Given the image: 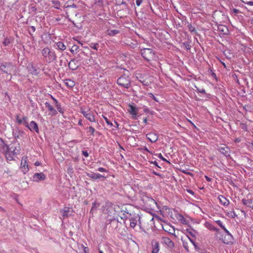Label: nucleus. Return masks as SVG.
I'll return each mask as SVG.
<instances>
[{"label":"nucleus","instance_id":"1","mask_svg":"<svg viewBox=\"0 0 253 253\" xmlns=\"http://www.w3.org/2000/svg\"><path fill=\"white\" fill-rule=\"evenodd\" d=\"M42 54L45 61L48 63L53 62L57 57L55 51L47 47L42 50Z\"/></svg>","mask_w":253,"mask_h":253},{"label":"nucleus","instance_id":"2","mask_svg":"<svg viewBox=\"0 0 253 253\" xmlns=\"http://www.w3.org/2000/svg\"><path fill=\"white\" fill-rule=\"evenodd\" d=\"M81 113L90 122H96L94 112L92 111L88 106H82L81 107Z\"/></svg>","mask_w":253,"mask_h":253},{"label":"nucleus","instance_id":"3","mask_svg":"<svg viewBox=\"0 0 253 253\" xmlns=\"http://www.w3.org/2000/svg\"><path fill=\"white\" fill-rule=\"evenodd\" d=\"M140 53L143 58L148 62L156 58L155 52L151 48L141 49Z\"/></svg>","mask_w":253,"mask_h":253},{"label":"nucleus","instance_id":"4","mask_svg":"<svg viewBox=\"0 0 253 253\" xmlns=\"http://www.w3.org/2000/svg\"><path fill=\"white\" fill-rule=\"evenodd\" d=\"M117 83L120 86L126 88H128L131 85L130 79L126 75H122L118 78Z\"/></svg>","mask_w":253,"mask_h":253},{"label":"nucleus","instance_id":"5","mask_svg":"<svg viewBox=\"0 0 253 253\" xmlns=\"http://www.w3.org/2000/svg\"><path fill=\"white\" fill-rule=\"evenodd\" d=\"M13 65L9 63H4L0 64V70L6 74H10L13 69Z\"/></svg>","mask_w":253,"mask_h":253},{"label":"nucleus","instance_id":"6","mask_svg":"<svg viewBox=\"0 0 253 253\" xmlns=\"http://www.w3.org/2000/svg\"><path fill=\"white\" fill-rule=\"evenodd\" d=\"M28 158L27 156L23 157L22 158L21 164H20V169L24 173H26L29 170L28 165L27 163Z\"/></svg>","mask_w":253,"mask_h":253},{"label":"nucleus","instance_id":"7","mask_svg":"<svg viewBox=\"0 0 253 253\" xmlns=\"http://www.w3.org/2000/svg\"><path fill=\"white\" fill-rule=\"evenodd\" d=\"M162 227L163 229L165 231L170 234L174 235L175 229L173 226H172L170 224L165 222L164 224H162Z\"/></svg>","mask_w":253,"mask_h":253},{"label":"nucleus","instance_id":"8","mask_svg":"<svg viewBox=\"0 0 253 253\" xmlns=\"http://www.w3.org/2000/svg\"><path fill=\"white\" fill-rule=\"evenodd\" d=\"M151 253H159L160 247L158 241L153 240L151 242Z\"/></svg>","mask_w":253,"mask_h":253},{"label":"nucleus","instance_id":"9","mask_svg":"<svg viewBox=\"0 0 253 253\" xmlns=\"http://www.w3.org/2000/svg\"><path fill=\"white\" fill-rule=\"evenodd\" d=\"M79 66V61L75 59H72L68 63V67L72 70H76Z\"/></svg>","mask_w":253,"mask_h":253},{"label":"nucleus","instance_id":"10","mask_svg":"<svg viewBox=\"0 0 253 253\" xmlns=\"http://www.w3.org/2000/svg\"><path fill=\"white\" fill-rule=\"evenodd\" d=\"M10 151L13 155H17L20 153V145L19 143L14 144L10 148Z\"/></svg>","mask_w":253,"mask_h":253},{"label":"nucleus","instance_id":"11","mask_svg":"<svg viewBox=\"0 0 253 253\" xmlns=\"http://www.w3.org/2000/svg\"><path fill=\"white\" fill-rule=\"evenodd\" d=\"M31 131H35L39 133V129L38 124L34 121H32L30 123L28 124V126H27Z\"/></svg>","mask_w":253,"mask_h":253},{"label":"nucleus","instance_id":"12","mask_svg":"<svg viewBox=\"0 0 253 253\" xmlns=\"http://www.w3.org/2000/svg\"><path fill=\"white\" fill-rule=\"evenodd\" d=\"M45 106L49 111V115L51 116H55L57 114V111L53 108L52 105H51L49 102H46L45 103Z\"/></svg>","mask_w":253,"mask_h":253},{"label":"nucleus","instance_id":"13","mask_svg":"<svg viewBox=\"0 0 253 253\" xmlns=\"http://www.w3.org/2000/svg\"><path fill=\"white\" fill-rule=\"evenodd\" d=\"M162 241L163 244L166 245L168 248L172 249L174 246V244L173 241H171L169 238L167 237H163Z\"/></svg>","mask_w":253,"mask_h":253},{"label":"nucleus","instance_id":"14","mask_svg":"<svg viewBox=\"0 0 253 253\" xmlns=\"http://www.w3.org/2000/svg\"><path fill=\"white\" fill-rule=\"evenodd\" d=\"M146 137L151 142H155L158 139L159 136L157 133L150 132L146 134Z\"/></svg>","mask_w":253,"mask_h":253},{"label":"nucleus","instance_id":"15","mask_svg":"<svg viewBox=\"0 0 253 253\" xmlns=\"http://www.w3.org/2000/svg\"><path fill=\"white\" fill-rule=\"evenodd\" d=\"M183 242V247L185 248V249L187 251L189 252V242H191L193 245H195L194 242L189 237H187V240L186 239L185 240H182Z\"/></svg>","mask_w":253,"mask_h":253},{"label":"nucleus","instance_id":"16","mask_svg":"<svg viewBox=\"0 0 253 253\" xmlns=\"http://www.w3.org/2000/svg\"><path fill=\"white\" fill-rule=\"evenodd\" d=\"M45 178V175L42 173H36L33 176V178L36 181L44 180Z\"/></svg>","mask_w":253,"mask_h":253},{"label":"nucleus","instance_id":"17","mask_svg":"<svg viewBox=\"0 0 253 253\" xmlns=\"http://www.w3.org/2000/svg\"><path fill=\"white\" fill-rule=\"evenodd\" d=\"M218 150L221 153L223 154L226 157H228L230 156L229 149L227 147H225V146L220 147L218 148Z\"/></svg>","mask_w":253,"mask_h":253},{"label":"nucleus","instance_id":"18","mask_svg":"<svg viewBox=\"0 0 253 253\" xmlns=\"http://www.w3.org/2000/svg\"><path fill=\"white\" fill-rule=\"evenodd\" d=\"M218 199L220 204L224 206H228L230 204V201L222 195H219Z\"/></svg>","mask_w":253,"mask_h":253},{"label":"nucleus","instance_id":"19","mask_svg":"<svg viewBox=\"0 0 253 253\" xmlns=\"http://www.w3.org/2000/svg\"><path fill=\"white\" fill-rule=\"evenodd\" d=\"M242 201V203L244 205L253 209V201L252 199H243Z\"/></svg>","mask_w":253,"mask_h":253},{"label":"nucleus","instance_id":"20","mask_svg":"<svg viewBox=\"0 0 253 253\" xmlns=\"http://www.w3.org/2000/svg\"><path fill=\"white\" fill-rule=\"evenodd\" d=\"M27 118L26 117H23L22 119H19L18 116L16 117L18 123L19 124H22L25 126H28V123L27 121Z\"/></svg>","mask_w":253,"mask_h":253},{"label":"nucleus","instance_id":"21","mask_svg":"<svg viewBox=\"0 0 253 253\" xmlns=\"http://www.w3.org/2000/svg\"><path fill=\"white\" fill-rule=\"evenodd\" d=\"M87 175L89 177H90L92 179H99L101 177H104V176L102 175H101L99 173H95L93 172L87 173Z\"/></svg>","mask_w":253,"mask_h":253},{"label":"nucleus","instance_id":"22","mask_svg":"<svg viewBox=\"0 0 253 253\" xmlns=\"http://www.w3.org/2000/svg\"><path fill=\"white\" fill-rule=\"evenodd\" d=\"M0 151L5 155L9 151L8 146L2 142L0 146Z\"/></svg>","mask_w":253,"mask_h":253},{"label":"nucleus","instance_id":"23","mask_svg":"<svg viewBox=\"0 0 253 253\" xmlns=\"http://www.w3.org/2000/svg\"><path fill=\"white\" fill-rule=\"evenodd\" d=\"M176 219L182 224H187V221L186 219L184 217V216L181 214H177L176 215Z\"/></svg>","mask_w":253,"mask_h":253},{"label":"nucleus","instance_id":"24","mask_svg":"<svg viewBox=\"0 0 253 253\" xmlns=\"http://www.w3.org/2000/svg\"><path fill=\"white\" fill-rule=\"evenodd\" d=\"M128 107L129 108L128 110V112L130 113V114L133 116H136L137 114L136 108L131 104H129Z\"/></svg>","mask_w":253,"mask_h":253},{"label":"nucleus","instance_id":"25","mask_svg":"<svg viewBox=\"0 0 253 253\" xmlns=\"http://www.w3.org/2000/svg\"><path fill=\"white\" fill-rule=\"evenodd\" d=\"M138 217L137 216H135V217H132L129 219L130 221V227L134 228L137 224V219Z\"/></svg>","mask_w":253,"mask_h":253},{"label":"nucleus","instance_id":"26","mask_svg":"<svg viewBox=\"0 0 253 253\" xmlns=\"http://www.w3.org/2000/svg\"><path fill=\"white\" fill-rule=\"evenodd\" d=\"M64 83L65 84V85L69 88H72L75 85V83L70 79L65 80L64 81Z\"/></svg>","mask_w":253,"mask_h":253},{"label":"nucleus","instance_id":"27","mask_svg":"<svg viewBox=\"0 0 253 253\" xmlns=\"http://www.w3.org/2000/svg\"><path fill=\"white\" fill-rule=\"evenodd\" d=\"M216 223L225 232V233L228 235L231 236V234L229 231L225 228L223 225L222 222L220 220L216 221Z\"/></svg>","mask_w":253,"mask_h":253},{"label":"nucleus","instance_id":"28","mask_svg":"<svg viewBox=\"0 0 253 253\" xmlns=\"http://www.w3.org/2000/svg\"><path fill=\"white\" fill-rule=\"evenodd\" d=\"M226 215L229 217L235 218L237 215L234 210L226 211Z\"/></svg>","mask_w":253,"mask_h":253},{"label":"nucleus","instance_id":"29","mask_svg":"<svg viewBox=\"0 0 253 253\" xmlns=\"http://www.w3.org/2000/svg\"><path fill=\"white\" fill-rule=\"evenodd\" d=\"M120 33V31L118 30H108L107 31V34L110 36H114Z\"/></svg>","mask_w":253,"mask_h":253},{"label":"nucleus","instance_id":"30","mask_svg":"<svg viewBox=\"0 0 253 253\" xmlns=\"http://www.w3.org/2000/svg\"><path fill=\"white\" fill-rule=\"evenodd\" d=\"M70 211V208L68 207H64L61 211L62 216L64 218L67 216L68 213Z\"/></svg>","mask_w":253,"mask_h":253},{"label":"nucleus","instance_id":"31","mask_svg":"<svg viewBox=\"0 0 253 253\" xmlns=\"http://www.w3.org/2000/svg\"><path fill=\"white\" fill-rule=\"evenodd\" d=\"M55 106L59 113H60L62 114H63L64 113V109L62 108L61 104L60 103L58 102L57 103L55 104Z\"/></svg>","mask_w":253,"mask_h":253},{"label":"nucleus","instance_id":"32","mask_svg":"<svg viewBox=\"0 0 253 253\" xmlns=\"http://www.w3.org/2000/svg\"><path fill=\"white\" fill-rule=\"evenodd\" d=\"M57 46L59 49H60L62 51L65 50L66 49V46L64 45V44L62 42H57L56 43Z\"/></svg>","mask_w":253,"mask_h":253},{"label":"nucleus","instance_id":"33","mask_svg":"<svg viewBox=\"0 0 253 253\" xmlns=\"http://www.w3.org/2000/svg\"><path fill=\"white\" fill-rule=\"evenodd\" d=\"M89 46L92 49H94L95 50H98V48L99 47V44L97 42L96 43H91L89 44Z\"/></svg>","mask_w":253,"mask_h":253},{"label":"nucleus","instance_id":"34","mask_svg":"<svg viewBox=\"0 0 253 253\" xmlns=\"http://www.w3.org/2000/svg\"><path fill=\"white\" fill-rule=\"evenodd\" d=\"M88 132L90 133V134L92 136H94V133L96 131L95 128L93 127L92 126H89L88 127Z\"/></svg>","mask_w":253,"mask_h":253},{"label":"nucleus","instance_id":"35","mask_svg":"<svg viewBox=\"0 0 253 253\" xmlns=\"http://www.w3.org/2000/svg\"><path fill=\"white\" fill-rule=\"evenodd\" d=\"M102 117L105 120L106 123L107 125H110V126H113V124L108 119V118L104 115H102Z\"/></svg>","mask_w":253,"mask_h":253},{"label":"nucleus","instance_id":"36","mask_svg":"<svg viewBox=\"0 0 253 253\" xmlns=\"http://www.w3.org/2000/svg\"><path fill=\"white\" fill-rule=\"evenodd\" d=\"M10 42V41L9 39H8V38H5L3 42V44L4 46H7L9 44Z\"/></svg>","mask_w":253,"mask_h":253},{"label":"nucleus","instance_id":"37","mask_svg":"<svg viewBox=\"0 0 253 253\" xmlns=\"http://www.w3.org/2000/svg\"><path fill=\"white\" fill-rule=\"evenodd\" d=\"M5 155L7 160L11 161L13 160V157L10 155V154L9 152Z\"/></svg>","mask_w":253,"mask_h":253},{"label":"nucleus","instance_id":"38","mask_svg":"<svg viewBox=\"0 0 253 253\" xmlns=\"http://www.w3.org/2000/svg\"><path fill=\"white\" fill-rule=\"evenodd\" d=\"M240 127L244 130L247 131L248 129V127L247 125L244 123H241L240 124Z\"/></svg>","mask_w":253,"mask_h":253},{"label":"nucleus","instance_id":"39","mask_svg":"<svg viewBox=\"0 0 253 253\" xmlns=\"http://www.w3.org/2000/svg\"><path fill=\"white\" fill-rule=\"evenodd\" d=\"M242 1L245 3H246L249 5H251V6H253V1H247V0H242Z\"/></svg>","mask_w":253,"mask_h":253},{"label":"nucleus","instance_id":"40","mask_svg":"<svg viewBox=\"0 0 253 253\" xmlns=\"http://www.w3.org/2000/svg\"><path fill=\"white\" fill-rule=\"evenodd\" d=\"M148 95L152 98L153 100H154L156 101H158V100L157 99L156 97L152 93H149Z\"/></svg>","mask_w":253,"mask_h":253},{"label":"nucleus","instance_id":"41","mask_svg":"<svg viewBox=\"0 0 253 253\" xmlns=\"http://www.w3.org/2000/svg\"><path fill=\"white\" fill-rule=\"evenodd\" d=\"M158 157L161 159L162 160L165 161V162H168V163H169L168 161H167L165 158L163 157V156H162V155L160 153L158 155Z\"/></svg>","mask_w":253,"mask_h":253},{"label":"nucleus","instance_id":"42","mask_svg":"<svg viewBox=\"0 0 253 253\" xmlns=\"http://www.w3.org/2000/svg\"><path fill=\"white\" fill-rule=\"evenodd\" d=\"M98 170L100 172H107V170L106 169H105L103 168H101V167L99 168L98 169Z\"/></svg>","mask_w":253,"mask_h":253},{"label":"nucleus","instance_id":"43","mask_svg":"<svg viewBox=\"0 0 253 253\" xmlns=\"http://www.w3.org/2000/svg\"><path fill=\"white\" fill-rule=\"evenodd\" d=\"M208 227L211 230H213V231H217V229L215 227H214L212 225H210V224H209V227Z\"/></svg>","mask_w":253,"mask_h":253},{"label":"nucleus","instance_id":"44","mask_svg":"<svg viewBox=\"0 0 253 253\" xmlns=\"http://www.w3.org/2000/svg\"><path fill=\"white\" fill-rule=\"evenodd\" d=\"M142 2V0H136V4L137 6H140Z\"/></svg>","mask_w":253,"mask_h":253},{"label":"nucleus","instance_id":"45","mask_svg":"<svg viewBox=\"0 0 253 253\" xmlns=\"http://www.w3.org/2000/svg\"><path fill=\"white\" fill-rule=\"evenodd\" d=\"M82 154L85 157H87L88 156V153L87 151H83Z\"/></svg>","mask_w":253,"mask_h":253},{"label":"nucleus","instance_id":"46","mask_svg":"<svg viewBox=\"0 0 253 253\" xmlns=\"http://www.w3.org/2000/svg\"><path fill=\"white\" fill-rule=\"evenodd\" d=\"M197 90L199 92L206 93L205 90L203 88H202V89L198 88Z\"/></svg>","mask_w":253,"mask_h":253},{"label":"nucleus","instance_id":"47","mask_svg":"<svg viewBox=\"0 0 253 253\" xmlns=\"http://www.w3.org/2000/svg\"><path fill=\"white\" fill-rule=\"evenodd\" d=\"M140 82L142 83L145 85H148V83L146 82L145 80H140Z\"/></svg>","mask_w":253,"mask_h":253},{"label":"nucleus","instance_id":"48","mask_svg":"<svg viewBox=\"0 0 253 253\" xmlns=\"http://www.w3.org/2000/svg\"><path fill=\"white\" fill-rule=\"evenodd\" d=\"M189 29L191 32L195 31V28L191 25H190Z\"/></svg>","mask_w":253,"mask_h":253},{"label":"nucleus","instance_id":"49","mask_svg":"<svg viewBox=\"0 0 253 253\" xmlns=\"http://www.w3.org/2000/svg\"><path fill=\"white\" fill-rule=\"evenodd\" d=\"M32 31L33 33L35 32L36 31V28L34 26H31L30 27V30L29 31V32L30 33V31Z\"/></svg>","mask_w":253,"mask_h":253},{"label":"nucleus","instance_id":"50","mask_svg":"<svg viewBox=\"0 0 253 253\" xmlns=\"http://www.w3.org/2000/svg\"><path fill=\"white\" fill-rule=\"evenodd\" d=\"M137 79L140 81V80H144L143 78L142 77L141 75H139L138 76L136 77Z\"/></svg>","mask_w":253,"mask_h":253},{"label":"nucleus","instance_id":"51","mask_svg":"<svg viewBox=\"0 0 253 253\" xmlns=\"http://www.w3.org/2000/svg\"><path fill=\"white\" fill-rule=\"evenodd\" d=\"M51 98L53 100V101L54 102L55 104L57 103L58 102V100L56 99H55L54 97H53L52 95H51Z\"/></svg>","mask_w":253,"mask_h":253},{"label":"nucleus","instance_id":"52","mask_svg":"<svg viewBox=\"0 0 253 253\" xmlns=\"http://www.w3.org/2000/svg\"><path fill=\"white\" fill-rule=\"evenodd\" d=\"M219 29H220V30H221L222 31H224V29H226V30H227V28L226 27H224V26H221L220 27H219Z\"/></svg>","mask_w":253,"mask_h":253},{"label":"nucleus","instance_id":"53","mask_svg":"<svg viewBox=\"0 0 253 253\" xmlns=\"http://www.w3.org/2000/svg\"><path fill=\"white\" fill-rule=\"evenodd\" d=\"M71 7H74V8H77L76 5L74 4H73L72 5H67V6H66V8Z\"/></svg>","mask_w":253,"mask_h":253},{"label":"nucleus","instance_id":"54","mask_svg":"<svg viewBox=\"0 0 253 253\" xmlns=\"http://www.w3.org/2000/svg\"><path fill=\"white\" fill-rule=\"evenodd\" d=\"M73 49L77 50L78 49V46L77 45H74L72 46V49L71 50V52L73 51Z\"/></svg>","mask_w":253,"mask_h":253},{"label":"nucleus","instance_id":"55","mask_svg":"<svg viewBox=\"0 0 253 253\" xmlns=\"http://www.w3.org/2000/svg\"><path fill=\"white\" fill-rule=\"evenodd\" d=\"M153 173L154 174L156 175H158L159 176L162 177V174H160L159 173H157V172H155L154 171L153 172Z\"/></svg>","mask_w":253,"mask_h":253},{"label":"nucleus","instance_id":"56","mask_svg":"<svg viewBox=\"0 0 253 253\" xmlns=\"http://www.w3.org/2000/svg\"><path fill=\"white\" fill-rule=\"evenodd\" d=\"M206 179L208 181H211V178H210L209 177H208V176L207 175H205V176Z\"/></svg>","mask_w":253,"mask_h":253},{"label":"nucleus","instance_id":"57","mask_svg":"<svg viewBox=\"0 0 253 253\" xmlns=\"http://www.w3.org/2000/svg\"><path fill=\"white\" fill-rule=\"evenodd\" d=\"M187 191L189 193L191 194V195H194V192L190 189H188Z\"/></svg>","mask_w":253,"mask_h":253},{"label":"nucleus","instance_id":"58","mask_svg":"<svg viewBox=\"0 0 253 253\" xmlns=\"http://www.w3.org/2000/svg\"><path fill=\"white\" fill-rule=\"evenodd\" d=\"M35 165L36 166H39L41 165V163L39 161H37L35 163Z\"/></svg>","mask_w":253,"mask_h":253},{"label":"nucleus","instance_id":"59","mask_svg":"<svg viewBox=\"0 0 253 253\" xmlns=\"http://www.w3.org/2000/svg\"><path fill=\"white\" fill-rule=\"evenodd\" d=\"M68 171V172H73V168L72 167H69Z\"/></svg>","mask_w":253,"mask_h":253},{"label":"nucleus","instance_id":"60","mask_svg":"<svg viewBox=\"0 0 253 253\" xmlns=\"http://www.w3.org/2000/svg\"><path fill=\"white\" fill-rule=\"evenodd\" d=\"M78 125L81 126H83V124H82V120H80L79 121V122H78Z\"/></svg>","mask_w":253,"mask_h":253},{"label":"nucleus","instance_id":"61","mask_svg":"<svg viewBox=\"0 0 253 253\" xmlns=\"http://www.w3.org/2000/svg\"><path fill=\"white\" fill-rule=\"evenodd\" d=\"M143 122L144 124H146L147 123V119L146 118L143 119Z\"/></svg>","mask_w":253,"mask_h":253},{"label":"nucleus","instance_id":"62","mask_svg":"<svg viewBox=\"0 0 253 253\" xmlns=\"http://www.w3.org/2000/svg\"><path fill=\"white\" fill-rule=\"evenodd\" d=\"M155 166H156L157 167H158V164H157V162L156 161H154L153 163Z\"/></svg>","mask_w":253,"mask_h":253},{"label":"nucleus","instance_id":"63","mask_svg":"<svg viewBox=\"0 0 253 253\" xmlns=\"http://www.w3.org/2000/svg\"><path fill=\"white\" fill-rule=\"evenodd\" d=\"M144 150H145V151L148 152L149 153H150V151L148 149V148L147 147H145Z\"/></svg>","mask_w":253,"mask_h":253},{"label":"nucleus","instance_id":"64","mask_svg":"<svg viewBox=\"0 0 253 253\" xmlns=\"http://www.w3.org/2000/svg\"><path fill=\"white\" fill-rule=\"evenodd\" d=\"M0 211H4V209H3V208H2V207H0Z\"/></svg>","mask_w":253,"mask_h":253}]
</instances>
